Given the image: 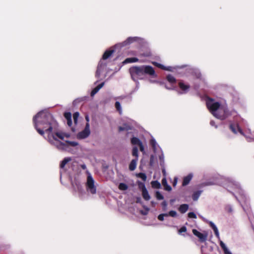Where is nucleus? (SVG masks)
Segmentation results:
<instances>
[{
	"instance_id": "nucleus-1",
	"label": "nucleus",
	"mask_w": 254,
	"mask_h": 254,
	"mask_svg": "<svg viewBox=\"0 0 254 254\" xmlns=\"http://www.w3.org/2000/svg\"><path fill=\"white\" fill-rule=\"evenodd\" d=\"M33 122L37 132L51 144L60 150H65L66 145L59 140H64L69 135L58 131V124L47 110H42L33 117Z\"/></svg>"
},
{
	"instance_id": "nucleus-2",
	"label": "nucleus",
	"mask_w": 254,
	"mask_h": 254,
	"mask_svg": "<svg viewBox=\"0 0 254 254\" xmlns=\"http://www.w3.org/2000/svg\"><path fill=\"white\" fill-rule=\"evenodd\" d=\"M86 173L87 177L85 183L86 191L78 180L75 179L74 180H72L71 177L69 176L74 195L82 200L87 199L88 194L94 195L97 192V187L93 178L88 170H86Z\"/></svg>"
},
{
	"instance_id": "nucleus-3",
	"label": "nucleus",
	"mask_w": 254,
	"mask_h": 254,
	"mask_svg": "<svg viewBox=\"0 0 254 254\" xmlns=\"http://www.w3.org/2000/svg\"><path fill=\"white\" fill-rule=\"evenodd\" d=\"M206 106L213 116L221 120H224L230 116L236 117L237 116L236 111L229 110L226 104H220L212 99L207 100Z\"/></svg>"
},
{
	"instance_id": "nucleus-4",
	"label": "nucleus",
	"mask_w": 254,
	"mask_h": 254,
	"mask_svg": "<svg viewBox=\"0 0 254 254\" xmlns=\"http://www.w3.org/2000/svg\"><path fill=\"white\" fill-rule=\"evenodd\" d=\"M223 187L225 188L228 191H231L229 190L232 188L239 193V197L236 196L238 201L240 202L242 206L244 211L247 214L249 217L251 214V209L249 204V199H248L245 191L243 190L239 183L234 181L232 178H225L224 179Z\"/></svg>"
},
{
	"instance_id": "nucleus-5",
	"label": "nucleus",
	"mask_w": 254,
	"mask_h": 254,
	"mask_svg": "<svg viewBox=\"0 0 254 254\" xmlns=\"http://www.w3.org/2000/svg\"><path fill=\"white\" fill-rule=\"evenodd\" d=\"M129 71L133 81L144 79L146 75L153 78L157 76L154 68L150 65L133 66L130 67Z\"/></svg>"
},
{
	"instance_id": "nucleus-6",
	"label": "nucleus",
	"mask_w": 254,
	"mask_h": 254,
	"mask_svg": "<svg viewBox=\"0 0 254 254\" xmlns=\"http://www.w3.org/2000/svg\"><path fill=\"white\" fill-rule=\"evenodd\" d=\"M114 52V50H108L105 51L103 55L102 59L99 61L97 66L95 76L99 78L101 75L103 73L107 66V63L105 60L109 58Z\"/></svg>"
},
{
	"instance_id": "nucleus-7",
	"label": "nucleus",
	"mask_w": 254,
	"mask_h": 254,
	"mask_svg": "<svg viewBox=\"0 0 254 254\" xmlns=\"http://www.w3.org/2000/svg\"><path fill=\"white\" fill-rule=\"evenodd\" d=\"M143 39L139 37H128L125 41L118 43L115 46V48H121L124 46L128 45L134 42L141 43Z\"/></svg>"
},
{
	"instance_id": "nucleus-8",
	"label": "nucleus",
	"mask_w": 254,
	"mask_h": 254,
	"mask_svg": "<svg viewBox=\"0 0 254 254\" xmlns=\"http://www.w3.org/2000/svg\"><path fill=\"white\" fill-rule=\"evenodd\" d=\"M90 134V124L88 123H86L84 129L78 133L77 134V137L78 139H84L89 136Z\"/></svg>"
},
{
	"instance_id": "nucleus-9",
	"label": "nucleus",
	"mask_w": 254,
	"mask_h": 254,
	"mask_svg": "<svg viewBox=\"0 0 254 254\" xmlns=\"http://www.w3.org/2000/svg\"><path fill=\"white\" fill-rule=\"evenodd\" d=\"M229 128L234 134H237L238 132H240V133L242 135L245 136V133L237 122H235V121L233 122H231L230 123Z\"/></svg>"
},
{
	"instance_id": "nucleus-10",
	"label": "nucleus",
	"mask_w": 254,
	"mask_h": 254,
	"mask_svg": "<svg viewBox=\"0 0 254 254\" xmlns=\"http://www.w3.org/2000/svg\"><path fill=\"white\" fill-rule=\"evenodd\" d=\"M71 160V158L69 157H66L64 159V160L61 162L60 164V180L61 183H63L62 178L63 177H64L66 174L64 171V167L65 165L70 161Z\"/></svg>"
},
{
	"instance_id": "nucleus-11",
	"label": "nucleus",
	"mask_w": 254,
	"mask_h": 254,
	"mask_svg": "<svg viewBox=\"0 0 254 254\" xmlns=\"http://www.w3.org/2000/svg\"><path fill=\"white\" fill-rule=\"evenodd\" d=\"M179 86L180 89V91H179L178 94H186L189 90L190 88V85L186 84L183 81H180L179 83Z\"/></svg>"
},
{
	"instance_id": "nucleus-12",
	"label": "nucleus",
	"mask_w": 254,
	"mask_h": 254,
	"mask_svg": "<svg viewBox=\"0 0 254 254\" xmlns=\"http://www.w3.org/2000/svg\"><path fill=\"white\" fill-rule=\"evenodd\" d=\"M192 233L195 236L198 238L200 242H204L207 239L208 234L206 232L202 233L196 229H193Z\"/></svg>"
},
{
	"instance_id": "nucleus-13",
	"label": "nucleus",
	"mask_w": 254,
	"mask_h": 254,
	"mask_svg": "<svg viewBox=\"0 0 254 254\" xmlns=\"http://www.w3.org/2000/svg\"><path fill=\"white\" fill-rule=\"evenodd\" d=\"M152 64L154 65H155V66H157V67H159V68H161L162 69H164V70H168V71H173V69H176L177 68H180H180H183V67H184L185 66L184 65H183V66H177L176 67H172V66H167H167H165L163 65V64H159V63H158L157 62H152Z\"/></svg>"
},
{
	"instance_id": "nucleus-14",
	"label": "nucleus",
	"mask_w": 254,
	"mask_h": 254,
	"mask_svg": "<svg viewBox=\"0 0 254 254\" xmlns=\"http://www.w3.org/2000/svg\"><path fill=\"white\" fill-rule=\"evenodd\" d=\"M152 64L154 65H155V66H157V67H159V68H161L162 69H164V70H168V71H173V69H176L177 68H180H180H183V67H184L185 66L184 65H183V66H177L176 67H172V66H167H167H165L163 65V64H159V63H158L157 62H152Z\"/></svg>"
},
{
	"instance_id": "nucleus-15",
	"label": "nucleus",
	"mask_w": 254,
	"mask_h": 254,
	"mask_svg": "<svg viewBox=\"0 0 254 254\" xmlns=\"http://www.w3.org/2000/svg\"><path fill=\"white\" fill-rule=\"evenodd\" d=\"M150 145L152 146L153 151L155 153H157L159 151H161V148L158 145L155 139L154 138H152L150 141Z\"/></svg>"
},
{
	"instance_id": "nucleus-16",
	"label": "nucleus",
	"mask_w": 254,
	"mask_h": 254,
	"mask_svg": "<svg viewBox=\"0 0 254 254\" xmlns=\"http://www.w3.org/2000/svg\"><path fill=\"white\" fill-rule=\"evenodd\" d=\"M143 189H142V195L143 199L145 200H149L150 199V196L145 187V184H142Z\"/></svg>"
},
{
	"instance_id": "nucleus-17",
	"label": "nucleus",
	"mask_w": 254,
	"mask_h": 254,
	"mask_svg": "<svg viewBox=\"0 0 254 254\" xmlns=\"http://www.w3.org/2000/svg\"><path fill=\"white\" fill-rule=\"evenodd\" d=\"M193 177V174L192 173H190L188 175L185 177L183 180L182 185L183 186H186L188 185L190 181L191 180L192 178Z\"/></svg>"
},
{
	"instance_id": "nucleus-18",
	"label": "nucleus",
	"mask_w": 254,
	"mask_h": 254,
	"mask_svg": "<svg viewBox=\"0 0 254 254\" xmlns=\"http://www.w3.org/2000/svg\"><path fill=\"white\" fill-rule=\"evenodd\" d=\"M208 222L210 226L212 228V229L213 230L214 234L216 236V237L218 239H220V236H219V233L218 229L217 227V226L215 225V224L212 221H208Z\"/></svg>"
},
{
	"instance_id": "nucleus-19",
	"label": "nucleus",
	"mask_w": 254,
	"mask_h": 254,
	"mask_svg": "<svg viewBox=\"0 0 254 254\" xmlns=\"http://www.w3.org/2000/svg\"><path fill=\"white\" fill-rule=\"evenodd\" d=\"M64 117L65 119L67 120V125L69 127H71L72 124L71 113L65 112L64 113Z\"/></svg>"
},
{
	"instance_id": "nucleus-20",
	"label": "nucleus",
	"mask_w": 254,
	"mask_h": 254,
	"mask_svg": "<svg viewBox=\"0 0 254 254\" xmlns=\"http://www.w3.org/2000/svg\"><path fill=\"white\" fill-rule=\"evenodd\" d=\"M104 84L105 83L103 82L94 88L91 92V96L93 97L99 91V90L103 87Z\"/></svg>"
},
{
	"instance_id": "nucleus-21",
	"label": "nucleus",
	"mask_w": 254,
	"mask_h": 254,
	"mask_svg": "<svg viewBox=\"0 0 254 254\" xmlns=\"http://www.w3.org/2000/svg\"><path fill=\"white\" fill-rule=\"evenodd\" d=\"M137 161L138 159L137 158H134L131 161L130 163L129 164V169L130 171H132L135 169L137 165Z\"/></svg>"
},
{
	"instance_id": "nucleus-22",
	"label": "nucleus",
	"mask_w": 254,
	"mask_h": 254,
	"mask_svg": "<svg viewBox=\"0 0 254 254\" xmlns=\"http://www.w3.org/2000/svg\"><path fill=\"white\" fill-rule=\"evenodd\" d=\"M162 184L163 186L164 187L165 190L169 191L172 190V188L170 185L168 184L166 178H163L162 180Z\"/></svg>"
},
{
	"instance_id": "nucleus-23",
	"label": "nucleus",
	"mask_w": 254,
	"mask_h": 254,
	"mask_svg": "<svg viewBox=\"0 0 254 254\" xmlns=\"http://www.w3.org/2000/svg\"><path fill=\"white\" fill-rule=\"evenodd\" d=\"M220 245L225 254H232L230 251L227 248L226 245L222 241H220Z\"/></svg>"
},
{
	"instance_id": "nucleus-24",
	"label": "nucleus",
	"mask_w": 254,
	"mask_h": 254,
	"mask_svg": "<svg viewBox=\"0 0 254 254\" xmlns=\"http://www.w3.org/2000/svg\"><path fill=\"white\" fill-rule=\"evenodd\" d=\"M189 205L187 204H181L180 207H179V211L181 213H186L188 209H189Z\"/></svg>"
},
{
	"instance_id": "nucleus-25",
	"label": "nucleus",
	"mask_w": 254,
	"mask_h": 254,
	"mask_svg": "<svg viewBox=\"0 0 254 254\" xmlns=\"http://www.w3.org/2000/svg\"><path fill=\"white\" fill-rule=\"evenodd\" d=\"M138 61V59L137 58H128L126 59L123 62V64H127L128 63H135Z\"/></svg>"
},
{
	"instance_id": "nucleus-26",
	"label": "nucleus",
	"mask_w": 254,
	"mask_h": 254,
	"mask_svg": "<svg viewBox=\"0 0 254 254\" xmlns=\"http://www.w3.org/2000/svg\"><path fill=\"white\" fill-rule=\"evenodd\" d=\"M132 129V127L130 125H127L126 124H124L123 126H120L119 127V130L120 131H124V130H129Z\"/></svg>"
},
{
	"instance_id": "nucleus-27",
	"label": "nucleus",
	"mask_w": 254,
	"mask_h": 254,
	"mask_svg": "<svg viewBox=\"0 0 254 254\" xmlns=\"http://www.w3.org/2000/svg\"><path fill=\"white\" fill-rule=\"evenodd\" d=\"M130 142L132 145H140L142 143L141 141L138 138L136 137H132L131 138Z\"/></svg>"
},
{
	"instance_id": "nucleus-28",
	"label": "nucleus",
	"mask_w": 254,
	"mask_h": 254,
	"mask_svg": "<svg viewBox=\"0 0 254 254\" xmlns=\"http://www.w3.org/2000/svg\"><path fill=\"white\" fill-rule=\"evenodd\" d=\"M201 192L202 190H197L194 192L192 195V199L194 201H197L199 198Z\"/></svg>"
},
{
	"instance_id": "nucleus-29",
	"label": "nucleus",
	"mask_w": 254,
	"mask_h": 254,
	"mask_svg": "<svg viewBox=\"0 0 254 254\" xmlns=\"http://www.w3.org/2000/svg\"><path fill=\"white\" fill-rule=\"evenodd\" d=\"M161 154L159 155V159L160 160V164L161 166H164L165 164L164 156L162 150H161Z\"/></svg>"
},
{
	"instance_id": "nucleus-30",
	"label": "nucleus",
	"mask_w": 254,
	"mask_h": 254,
	"mask_svg": "<svg viewBox=\"0 0 254 254\" xmlns=\"http://www.w3.org/2000/svg\"><path fill=\"white\" fill-rule=\"evenodd\" d=\"M132 155L135 157V158L138 159V150L136 146H134L132 148Z\"/></svg>"
},
{
	"instance_id": "nucleus-31",
	"label": "nucleus",
	"mask_w": 254,
	"mask_h": 254,
	"mask_svg": "<svg viewBox=\"0 0 254 254\" xmlns=\"http://www.w3.org/2000/svg\"><path fill=\"white\" fill-rule=\"evenodd\" d=\"M65 143H65V144L66 145L65 149H66V147L68 146L75 147V146L78 145V143L76 141H68V140H66Z\"/></svg>"
},
{
	"instance_id": "nucleus-32",
	"label": "nucleus",
	"mask_w": 254,
	"mask_h": 254,
	"mask_svg": "<svg viewBox=\"0 0 254 254\" xmlns=\"http://www.w3.org/2000/svg\"><path fill=\"white\" fill-rule=\"evenodd\" d=\"M115 108L119 112L120 114L122 113V109L120 103L119 101H116L115 104Z\"/></svg>"
},
{
	"instance_id": "nucleus-33",
	"label": "nucleus",
	"mask_w": 254,
	"mask_h": 254,
	"mask_svg": "<svg viewBox=\"0 0 254 254\" xmlns=\"http://www.w3.org/2000/svg\"><path fill=\"white\" fill-rule=\"evenodd\" d=\"M225 210L229 213H232L233 211V207L230 204H227L225 206Z\"/></svg>"
},
{
	"instance_id": "nucleus-34",
	"label": "nucleus",
	"mask_w": 254,
	"mask_h": 254,
	"mask_svg": "<svg viewBox=\"0 0 254 254\" xmlns=\"http://www.w3.org/2000/svg\"><path fill=\"white\" fill-rule=\"evenodd\" d=\"M152 187L154 188L159 189L161 187L160 183L157 181H152L151 182Z\"/></svg>"
},
{
	"instance_id": "nucleus-35",
	"label": "nucleus",
	"mask_w": 254,
	"mask_h": 254,
	"mask_svg": "<svg viewBox=\"0 0 254 254\" xmlns=\"http://www.w3.org/2000/svg\"><path fill=\"white\" fill-rule=\"evenodd\" d=\"M167 79L170 83H174L176 82L175 77L171 74L167 75Z\"/></svg>"
},
{
	"instance_id": "nucleus-36",
	"label": "nucleus",
	"mask_w": 254,
	"mask_h": 254,
	"mask_svg": "<svg viewBox=\"0 0 254 254\" xmlns=\"http://www.w3.org/2000/svg\"><path fill=\"white\" fill-rule=\"evenodd\" d=\"M136 176L138 178L141 179L143 181H145L147 179L146 175L145 173H139L136 174Z\"/></svg>"
},
{
	"instance_id": "nucleus-37",
	"label": "nucleus",
	"mask_w": 254,
	"mask_h": 254,
	"mask_svg": "<svg viewBox=\"0 0 254 254\" xmlns=\"http://www.w3.org/2000/svg\"><path fill=\"white\" fill-rule=\"evenodd\" d=\"M167 216H171L172 217H176L177 216V213L175 210H171L167 213Z\"/></svg>"
},
{
	"instance_id": "nucleus-38",
	"label": "nucleus",
	"mask_w": 254,
	"mask_h": 254,
	"mask_svg": "<svg viewBox=\"0 0 254 254\" xmlns=\"http://www.w3.org/2000/svg\"><path fill=\"white\" fill-rule=\"evenodd\" d=\"M155 196L158 200H162L164 199L163 195L159 191L156 192Z\"/></svg>"
},
{
	"instance_id": "nucleus-39",
	"label": "nucleus",
	"mask_w": 254,
	"mask_h": 254,
	"mask_svg": "<svg viewBox=\"0 0 254 254\" xmlns=\"http://www.w3.org/2000/svg\"><path fill=\"white\" fill-rule=\"evenodd\" d=\"M79 114L77 112L74 113L73 115V121L75 124H76L77 123L78 118L79 117Z\"/></svg>"
},
{
	"instance_id": "nucleus-40",
	"label": "nucleus",
	"mask_w": 254,
	"mask_h": 254,
	"mask_svg": "<svg viewBox=\"0 0 254 254\" xmlns=\"http://www.w3.org/2000/svg\"><path fill=\"white\" fill-rule=\"evenodd\" d=\"M119 188L121 190H125L127 189V186L126 184L122 183L120 184Z\"/></svg>"
},
{
	"instance_id": "nucleus-41",
	"label": "nucleus",
	"mask_w": 254,
	"mask_h": 254,
	"mask_svg": "<svg viewBox=\"0 0 254 254\" xmlns=\"http://www.w3.org/2000/svg\"><path fill=\"white\" fill-rule=\"evenodd\" d=\"M164 217H167V213H162L158 216V219L160 221H163L164 220Z\"/></svg>"
},
{
	"instance_id": "nucleus-42",
	"label": "nucleus",
	"mask_w": 254,
	"mask_h": 254,
	"mask_svg": "<svg viewBox=\"0 0 254 254\" xmlns=\"http://www.w3.org/2000/svg\"><path fill=\"white\" fill-rule=\"evenodd\" d=\"M187 227L185 226H182L179 230L178 233L179 234H182L183 233L186 232L187 231Z\"/></svg>"
},
{
	"instance_id": "nucleus-43",
	"label": "nucleus",
	"mask_w": 254,
	"mask_h": 254,
	"mask_svg": "<svg viewBox=\"0 0 254 254\" xmlns=\"http://www.w3.org/2000/svg\"><path fill=\"white\" fill-rule=\"evenodd\" d=\"M162 209L165 211L167 209V202L166 201H163L161 203Z\"/></svg>"
},
{
	"instance_id": "nucleus-44",
	"label": "nucleus",
	"mask_w": 254,
	"mask_h": 254,
	"mask_svg": "<svg viewBox=\"0 0 254 254\" xmlns=\"http://www.w3.org/2000/svg\"><path fill=\"white\" fill-rule=\"evenodd\" d=\"M188 215L190 218H196V214L193 212H189Z\"/></svg>"
},
{
	"instance_id": "nucleus-45",
	"label": "nucleus",
	"mask_w": 254,
	"mask_h": 254,
	"mask_svg": "<svg viewBox=\"0 0 254 254\" xmlns=\"http://www.w3.org/2000/svg\"><path fill=\"white\" fill-rule=\"evenodd\" d=\"M138 146L139 147V149H140V151H141L142 152L144 153V146L143 145V143H141Z\"/></svg>"
},
{
	"instance_id": "nucleus-46",
	"label": "nucleus",
	"mask_w": 254,
	"mask_h": 254,
	"mask_svg": "<svg viewBox=\"0 0 254 254\" xmlns=\"http://www.w3.org/2000/svg\"><path fill=\"white\" fill-rule=\"evenodd\" d=\"M154 163V156L153 155H151L150 158V165L152 166Z\"/></svg>"
},
{
	"instance_id": "nucleus-47",
	"label": "nucleus",
	"mask_w": 254,
	"mask_h": 254,
	"mask_svg": "<svg viewBox=\"0 0 254 254\" xmlns=\"http://www.w3.org/2000/svg\"><path fill=\"white\" fill-rule=\"evenodd\" d=\"M161 167H162V174H163L164 178H166V170H165V168L164 167V166H161Z\"/></svg>"
},
{
	"instance_id": "nucleus-48",
	"label": "nucleus",
	"mask_w": 254,
	"mask_h": 254,
	"mask_svg": "<svg viewBox=\"0 0 254 254\" xmlns=\"http://www.w3.org/2000/svg\"><path fill=\"white\" fill-rule=\"evenodd\" d=\"M136 83L135 90H137L139 88V82L138 80L134 81Z\"/></svg>"
},
{
	"instance_id": "nucleus-49",
	"label": "nucleus",
	"mask_w": 254,
	"mask_h": 254,
	"mask_svg": "<svg viewBox=\"0 0 254 254\" xmlns=\"http://www.w3.org/2000/svg\"><path fill=\"white\" fill-rule=\"evenodd\" d=\"M164 86L167 89H169V90L173 89L172 85H171L170 86H168L167 84H164Z\"/></svg>"
},
{
	"instance_id": "nucleus-50",
	"label": "nucleus",
	"mask_w": 254,
	"mask_h": 254,
	"mask_svg": "<svg viewBox=\"0 0 254 254\" xmlns=\"http://www.w3.org/2000/svg\"><path fill=\"white\" fill-rule=\"evenodd\" d=\"M210 124L211 126L214 127L215 128L217 127V126L215 125V123L214 121H211L210 122Z\"/></svg>"
},
{
	"instance_id": "nucleus-51",
	"label": "nucleus",
	"mask_w": 254,
	"mask_h": 254,
	"mask_svg": "<svg viewBox=\"0 0 254 254\" xmlns=\"http://www.w3.org/2000/svg\"><path fill=\"white\" fill-rule=\"evenodd\" d=\"M138 186H139V189H143V185L142 184H144V183H141V182H138Z\"/></svg>"
},
{
	"instance_id": "nucleus-52",
	"label": "nucleus",
	"mask_w": 254,
	"mask_h": 254,
	"mask_svg": "<svg viewBox=\"0 0 254 254\" xmlns=\"http://www.w3.org/2000/svg\"><path fill=\"white\" fill-rule=\"evenodd\" d=\"M214 185V183L212 182H207L204 184V186H209V185Z\"/></svg>"
},
{
	"instance_id": "nucleus-53",
	"label": "nucleus",
	"mask_w": 254,
	"mask_h": 254,
	"mask_svg": "<svg viewBox=\"0 0 254 254\" xmlns=\"http://www.w3.org/2000/svg\"><path fill=\"white\" fill-rule=\"evenodd\" d=\"M80 166L81 168L83 170H85L86 169V166L85 164H81Z\"/></svg>"
},
{
	"instance_id": "nucleus-54",
	"label": "nucleus",
	"mask_w": 254,
	"mask_h": 254,
	"mask_svg": "<svg viewBox=\"0 0 254 254\" xmlns=\"http://www.w3.org/2000/svg\"><path fill=\"white\" fill-rule=\"evenodd\" d=\"M177 178H175L174 179V183H173V186H176V184H177Z\"/></svg>"
},
{
	"instance_id": "nucleus-55",
	"label": "nucleus",
	"mask_w": 254,
	"mask_h": 254,
	"mask_svg": "<svg viewBox=\"0 0 254 254\" xmlns=\"http://www.w3.org/2000/svg\"><path fill=\"white\" fill-rule=\"evenodd\" d=\"M85 120H86V121H87V123H89V117H88V116H86L85 117Z\"/></svg>"
},
{
	"instance_id": "nucleus-56",
	"label": "nucleus",
	"mask_w": 254,
	"mask_h": 254,
	"mask_svg": "<svg viewBox=\"0 0 254 254\" xmlns=\"http://www.w3.org/2000/svg\"><path fill=\"white\" fill-rule=\"evenodd\" d=\"M175 200H176L175 199H171L170 200V203L171 204H172V203H173L175 201Z\"/></svg>"
},
{
	"instance_id": "nucleus-57",
	"label": "nucleus",
	"mask_w": 254,
	"mask_h": 254,
	"mask_svg": "<svg viewBox=\"0 0 254 254\" xmlns=\"http://www.w3.org/2000/svg\"><path fill=\"white\" fill-rule=\"evenodd\" d=\"M150 82L151 83L156 82L158 83V82L156 80H150Z\"/></svg>"
},
{
	"instance_id": "nucleus-58",
	"label": "nucleus",
	"mask_w": 254,
	"mask_h": 254,
	"mask_svg": "<svg viewBox=\"0 0 254 254\" xmlns=\"http://www.w3.org/2000/svg\"><path fill=\"white\" fill-rule=\"evenodd\" d=\"M200 73L199 72H198V74L197 75V77L199 78L200 77Z\"/></svg>"
},
{
	"instance_id": "nucleus-59",
	"label": "nucleus",
	"mask_w": 254,
	"mask_h": 254,
	"mask_svg": "<svg viewBox=\"0 0 254 254\" xmlns=\"http://www.w3.org/2000/svg\"><path fill=\"white\" fill-rule=\"evenodd\" d=\"M151 203H152V204L153 205H155L156 204V203H155V202L153 201H151Z\"/></svg>"
},
{
	"instance_id": "nucleus-60",
	"label": "nucleus",
	"mask_w": 254,
	"mask_h": 254,
	"mask_svg": "<svg viewBox=\"0 0 254 254\" xmlns=\"http://www.w3.org/2000/svg\"><path fill=\"white\" fill-rule=\"evenodd\" d=\"M148 210H149V209H147V212H144V213H143V214H144V215H146L147 213Z\"/></svg>"
},
{
	"instance_id": "nucleus-61",
	"label": "nucleus",
	"mask_w": 254,
	"mask_h": 254,
	"mask_svg": "<svg viewBox=\"0 0 254 254\" xmlns=\"http://www.w3.org/2000/svg\"><path fill=\"white\" fill-rule=\"evenodd\" d=\"M148 210H149V209H147V212H144V213H143V214H144V215H146L147 213Z\"/></svg>"
},
{
	"instance_id": "nucleus-62",
	"label": "nucleus",
	"mask_w": 254,
	"mask_h": 254,
	"mask_svg": "<svg viewBox=\"0 0 254 254\" xmlns=\"http://www.w3.org/2000/svg\"><path fill=\"white\" fill-rule=\"evenodd\" d=\"M200 217L203 220H204L205 219L201 216L199 215Z\"/></svg>"
},
{
	"instance_id": "nucleus-63",
	"label": "nucleus",
	"mask_w": 254,
	"mask_h": 254,
	"mask_svg": "<svg viewBox=\"0 0 254 254\" xmlns=\"http://www.w3.org/2000/svg\"><path fill=\"white\" fill-rule=\"evenodd\" d=\"M160 83L161 84H164V83H163V82H160Z\"/></svg>"
},
{
	"instance_id": "nucleus-64",
	"label": "nucleus",
	"mask_w": 254,
	"mask_h": 254,
	"mask_svg": "<svg viewBox=\"0 0 254 254\" xmlns=\"http://www.w3.org/2000/svg\"><path fill=\"white\" fill-rule=\"evenodd\" d=\"M197 87L196 86H195V89H197Z\"/></svg>"
}]
</instances>
